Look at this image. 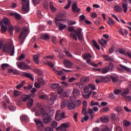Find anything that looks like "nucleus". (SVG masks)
Returning <instances> with one entry per match:
<instances>
[{"label":"nucleus","instance_id":"f257e3e1","mask_svg":"<svg viewBox=\"0 0 131 131\" xmlns=\"http://www.w3.org/2000/svg\"><path fill=\"white\" fill-rule=\"evenodd\" d=\"M0 50L3 53H8L10 56L15 55V46L13 40H9L8 41L4 43V41H0Z\"/></svg>","mask_w":131,"mask_h":131},{"label":"nucleus","instance_id":"f03ea898","mask_svg":"<svg viewBox=\"0 0 131 131\" xmlns=\"http://www.w3.org/2000/svg\"><path fill=\"white\" fill-rule=\"evenodd\" d=\"M28 35V28L26 27L23 28L19 36V41L21 45H23V43L25 41L26 37Z\"/></svg>","mask_w":131,"mask_h":131},{"label":"nucleus","instance_id":"7ed1b4c3","mask_svg":"<svg viewBox=\"0 0 131 131\" xmlns=\"http://www.w3.org/2000/svg\"><path fill=\"white\" fill-rule=\"evenodd\" d=\"M19 69L23 70H32L33 72H35V74H38V75H41L42 74V71L38 69H32L29 66H19Z\"/></svg>","mask_w":131,"mask_h":131},{"label":"nucleus","instance_id":"20e7f679","mask_svg":"<svg viewBox=\"0 0 131 131\" xmlns=\"http://www.w3.org/2000/svg\"><path fill=\"white\" fill-rule=\"evenodd\" d=\"M21 4L23 5L22 11L24 13L29 12V0H21Z\"/></svg>","mask_w":131,"mask_h":131},{"label":"nucleus","instance_id":"39448f33","mask_svg":"<svg viewBox=\"0 0 131 131\" xmlns=\"http://www.w3.org/2000/svg\"><path fill=\"white\" fill-rule=\"evenodd\" d=\"M55 21L56 26L58 27V29L60 31H62V30H64V29H66V28H67V25L60 22V19H59L58 18H55Z\"/></svg>","mask_w":131,"mask_h":131},{"label":"nucleus","instance_id":"423d86ee","mask_svg":"<svg viewBox=\"0 0 131 131\" xmlns=\"http://www.w3.org/2000/svg\"><path fill=\"white\" fill-rule=\"evenodd\" d=\"M70 127V123L67 122L63 124H61L60 126L56 128L57 130L67 131V128Z\"/></svg>","mask_w":131,"mask_h":131},{"label":"nucleus","instance_id":"0eeeda50","mask_svg":"<svg viewBox=\"0 0 131 131\" xmlns=\"http://www.w3.org/2000/svg\"><path fill=\"white\" fill-rule=\"evenodd\" d=\"M51 88L52 89L57 90L59 95L61 94L63 92V89L62 87L60 86V84L59 83L52 84V85H51Z\"/></svg>","mask_w":131,"mask_h":131},{"label":"nucleus","instance_id":"6e6552de","mask_svg":"<svg viewBox=\"0 0 131 131\" xmlns=\"http://www.w3.org/2000/svg\"><path fill=\"white\" fill-rule=\"evenodd\" d=\"M75 33L80 40H82V39H83V33L82 32V29L81 28H77L75 31Z\"/></svg>","mask_w":131,"mask_h":131},{"label":"nucleus","instance_id":"1a4fd4ad","mask_svg":"<svg viewBox=\"0 0 131 131\" xmlns=\"http://www.w3.org/2000/svg\"><path fill=\"white\" fill-rule=\"evenodd\" d=\"M43 122L45 124L50 123L52 121V118L50 115L48 114L43 115L42 116Z\"/></svg>","mask_w":131,"mask_h":131},{"label":"nucleus","instance_id":"9d476101","mask_svg":"<svg viewBox=\"0 0 131 131\" xmlns=\"http://www.w3.org/2000/svg\"><path fill=\"white\" fill-rule=\"evenodd\" d=\"M35 122L37 126V129L39 131H42L43 127L42 122L40 119H35Z\"/></svg>","mask_w":131,"mask_h":131},{"label":"nucleus","instance_id":"9b49d317","mask_svg":"<svg viewBox=\"0 0 131 131\" xmlns=\"http://www.w3.org/2000/svg\"><path fill=\"white\" fill-rule=\"evenodd\" d=\"M46 114H49L46 112V111H45L44 108H41L40 110H37L36 112H35V116H39L41 115V116H43V115Z\"/></svg>","mask_w":131,"mask_h":131},{"label":"nucleus","instance_id":"f8f14e48","mask_svg":"<svg viewBox=\"0 0 131 131\" xmlns=\"http://www.w3.org/2000/svg\"><path fill=\"white\" fill-rule=\"evenodd\" d=\"M119 52L120 54H122L123 55H127L129 58L131 59V53L126 51L125 50H123L121 49H119Z\"/></svg>","mask_w":131,"mask_h":131},{"label":"nucleus","instance_id":"ddd939ff","mask_svg":"<svg viewBox=\"0 0 131 131\" xmlns=\"http://www.w3.org/2000/svg\"><path fill=\"white\" fill-rule=\"evenodd\" d=\"M93 70L94 71H99V72L101 71V73L105 74L107 73V72H108L110 69L108 68H105L104 69H103L102 70L101 69H93Z\"/></svg>","mask_w":131,"mask_h":131},{"label":"nucleus","instance_id":"4468645a","mask_svg":"<svg viewBox=\"0 0 131 131\" xmlns=\"http://www.w3.org/2000/svg\"><path fill=\"white\" fill-rule=\"evenodd\" d=\"M30 95H27L26 94H23L21 95V100L23 102H26L28 99H31Z\"/></svg>","mask_w":131,"mask_h":131},{"label":"nucleus","instance_id":"2eb2a0df","mask_svg":"<svg viewBox=\"0 0 131 131\" xmlns=\"http://www.w3.org/2000/svg\"><path fill=\"white\" fill-rule=\"evenodd\" d=\"M2 22L6 26H10L11 25V21L10 19L7 17H4L2 19Z\"/></svg>","mask_w":131,"mask_h":131},{"label":"nucleus","instance_id":"dca6fc26","mask_svg":"<svg viewBox=\"0 0 131 131\" xmlns=\"http://www.w3.org/2000/svg\"><path fill=\"white\" fill-rule=\"evenodd\" d=\"M39 57H40V53L35 54L33 56L34 62V63H35V64H38L39 63V61H38V59L39 58Z\"/></svg>","mask_w":131,"mask_h":131},{"label":"nucleus","instance_id":"f3484780","mask_svg":"<svg viewBox=\"0 0 131 131\" xmlns=\"http://www.w3.org/2000/svg\"><path fill=\"white\" fill-rule=\"evenodd\" d=\"M100 120L101 122L104 123H107L110 121V119H109V117L108 116L100 118Z\"/></svg>","mask_w":131,"mask_h":131},{"label":"nucleus","instance_id":"a211bd4d","mask_svg":"<svg viewBox=\"0 0 131 131\" xmlns=\"http://www.w3.org/2000/svg\"><path fill=\"white\" fill-rule=\"evenodd\" d=\"M64 114L65 113L63 112L60 115H58V117H57V116H55V119L59 121L62 120V119H64V118L65 117Z\"/></svg>","mask_w":131,"mask_h":131},{"label":"nucleus","instance_id":"6ab92c4d","mask_svg":"<svg viewBox=\"0 0 131 131\" xmlns=\"http://www.w3.org/2000/svg\"><path fill=\"white\" fill-rule=\"evenodd\" d=\"M72 11L73 12H76V13H78L80 11V9L77 7V5L76 4H74L72 6Z\"/></svg>","mask_w":131,"mask_h":131},{"label":"nucleus","instance_id":"aec40b11","mask_svg":"<svg viewBox=\"0 0 131 131\" xmlns=\"http://www.w3.org/2000/svg\"><path fill=\"white\" fill-rule=\"evenodd\" d=\"M69 101L67 100H64L62 102H61V108H64L65 107H66L67 105L69 104Z\"/></svg>","mask_w":131,"mask_h":131},{"label":"nucleus","instance_id":"412c9836","mask_svg":"<svg viewBox=\"0 0 131 131\" xmlns=\"http://www.w3.org/2000/svg\"><path fill=\"white\" fill-rule=\"evenodd\" d=\"M98 42L102 46V47H105L106 45H107V40H104L103 38H101V40H98Z\"/></svg>","mask_w":131,"mask_h":131},{"label":"nucleus","instance_id":"4be33fe9","mask_svg":"<svg viewBox=\"0 0 131 131\" xmlns=\"http://www.w3.org/2000/svg\"><path fill=\"white\" fill-rule=\"evenodd\" d=\"M51 68H52V70L53 72H54L57 75H62L63 74L62 71H57L56 69L55 68H54V66H51Z\"/></svg>","mask_w":131,"mask_h":131},{"label":"nucleus","instance_id":"5701e85b","mask_svg":"<svg viewBox=\"0 0 131 131\" xmlns=\"http://www.w3.org/2000/svg\"><path fill=\"white\" fill-rule=\"evenodd\" d=\"M9 73H13L14 75H19L20 74V73H19V71L17 70H14V69H9L8 70Z\"/></svg>","mask_w":131,"mask_h":131},{"label":"nucleus","instance_id":"b1692460","mask_svg":"<svg viewBox=\"0 0 131 131\" xmlns=\"http://www.w3.org/2000/svg\"><path fill=\"white\" fill-rule=\"evenodd\" d=\"M82 57L83 58L84 60H88L89 59H91L92 58V55L90 53H85L83 54Z\"/></svg>","mask_w":131,"mask_h":131},{"label":"nucleus","instance_id":"393cba45","mask_svg":"<svg viewBox=\"0 0 131 131\" xmlns=\"http://www.w3.org/2000/svg\"><path fill=\"white\" fill-rule=\"evenodd\" d=\"M123 70H125L128 73H131V69L127 68V67L123 66L121 69H119V71L121 72L123 71Z\"/></svg>","mask_w":131,"mask_h":131},{"label":"nucleus","instance_id":"a878e982","mask_svg":"<svg viewBox=\"0 0 131 131\" xmlns=\"http://www.w3.org/2000/svg\"><path fill=\"white\" fill-rule=\"evenodd\" d=\"M63 64L65 66H72V62L67 59H64L63 60Z\"/></svg>","mask_w":131,"mask_h":131},{"label":"nucleus","instance_id":"bb28decb","mask_svg":"<svg viewBox=\"0 0 131 131\" xmlns=\"http://www.w3.org/2000/svg\"><path fill=\"white\" fill-rule=\"evenodd\" d=\"M8 30V26H6L2 23L1 25V31L3 33H5Z\"/></svg>","mask_w":131,"mask_h":131},{"label":"nucleus","instance_id":"cd10ccee","mask_svg":"<svg viewBox=\"0 0 131 131\" xmlns=\"http://www.w3.org/2000/svg\"><path fill=\"white\" fill-rule=\"evenodd\" d=\"M73 95L74 97L77 98L79 95V91L77 89H74L73 91Z\"/></svg>","mask_w":131,"mask_h":131},{"label":"nucleus","instance_id":"c85d7f7f","mask_svg":"<svg viewBox=\"0 0 131 131\" xmlns=\"http://www.w3.org/2000/svg\"><path fill=\"white\" fill-rule=\"evenodd\" d=\"M111 80L110 78L109 77H106L102 76L101 77V81L103 82H107L108 81H110Z\"/></svg>","mask_w":131,"mask_h":131},{"label":"nucleus","instance_id":"c756f323","mask_svg":"<svg viewBox=\"0 0 131 131\" xmlns=\"http://www.w3.org/2000/svg\"><path fill=\"white\" fill-rule=\"evenodd\" d=\"M82 104H83V107H82V112L83 113V112H85L86 111L87 102L86 101H83L82 102Z\"/></svg>","mask_w":131,"mask_h":131},{"label":"nucleus","instance_id":"7c9ffc66","mask_svg":"<svg viewBox=\"0 0 131 131\" xmlns=\"http://www.w3.org/2000/svg\"><path fill=\"white\" fill-rule=\"evenodd\" d=\"M8 28V32H9L11 35H13V31H14V27L13 26H9Z\"/></svg>","mask_w":131,"mask_h":131},{"label":"nucleus","instance_id":"2f4dec72","mask_svg":"<svg viewBox=\"0 0 131 131\" xmlns=\"http://www.w3.org/2000/svg\"><path fill=\"white\" fill-rule=\"evenodd\" d=\"M127 3H123L122 4V8L124 10V12L126 13L127 12V11L128 10V7H127Z\"/></svg>","mask_w":131,"mask_h":131},{"label":"nucleus","instance_id":"473e14b6","mask_svg":"<svg viewBox=\"0 0 131 131\" xmlns=\"http://www.w3.org/2000/svg\"><path fill=\"white\" fill-rule=\"evenodd\" d=\"M33 99H29L27 102V106L28 107H31L33 105Z\"/></svg>","mask_w":131,"mask_h":131},{"label":"nucleus","instance_id":"72a5a7b5","mask_svg":"<svg viewBox=\"0 0 131 131\" xmlns=\"http://www.w3.org/2000/svg\"><path fill=\"white\" fill-rule=\"evenodd\" d=\"M75 106L74 103H70L69 105H68V108H69V110H73L75 108Z\"/></svg>","mask_w":131,"mask_h":131},{"label":"nucleus","instance_id":"f704fd0d","mask_svg":"<svg viewBox=\"0 0 131 131\" xmlns=\"http://www.w3.org/2000/svg\"><path fill=\"white\" fill-rule=\"evenodd\" d=\"M24 76H25V77H27L28 78H29L32 81H34V78H33L32 76L30 75V74H29L27 73H25V74H24Z\"/></svg>","mask_w":131,"mask_h":131},{"label":"nucleus","instance_id":"c9c22d12","mask_svg":"<svg viewBox=\"0 0 131 131\" xmlns=\"http://www.w3.org/2000/svg\"><path fill=\"white\" fill-rule=\"evenodd\" d=\"M86 63H88V64H89V65H91V66H97V64H95V62H92V60H91V59H88L86 60Z\"/></svg>","mask_w":131,"mask_h":131},{"label":"nucleus","instance_id":"e433bc0d","mask_svg":"<svg viewBox=\"0 0 131 131\" xmlns=\"http://www.w3.org/2000/svg\"><path fill=\"white\" fill-rule=\"evenodd\" d=\"M41 38L44 40H48V39H50V36L48 34H45L41 36Z\"/></svg>","mask_w":131,"mask_h":131},{"label":"nucleus","instance_id":"4c0bfd02","mask_svg":"<svg viewBox=\"0 0 131 131\" xmlns=\"http://www.w3.org/2000/svg\"><path fill=\"white\" fill-rule=\"evenodd\" d=\"M57 98H58L57 95H55L54 94H53V93L51 94L50 99H51V100H52V101L56 100Z\"/></svg>","mask_w":131,"mask_h":131},{"label":"nucleus","instance_id":"58836bf2","mask_svg":"<svg viewBox=\"0 0 131 131\" xmlns=\"http://www.w3.org/2000/svg\"><path fill=\"white\" fill-rule=\"evenodd\" d=\"M37 81L38 82V83L41 84V85H44L45 84L44 80L41 78H38V79H37Z\"/></svg>","mask_w":131,"mask_h":131},{"label":"nucleus","instance_id":"ea45409f","mask_svg":"<svg viewBox=\"0 0 131 131\" xmlns=\"http://www.w3.org/2000/svg\"><path fill=\"white\" fill-rule=\"evenodd\" d=\"M67 24L70 26H71V25H75V24H76V21H73V20H68L67 21Z\"/></svg>","mask_w":131,"mask_h":131},{"label":"nucleus","instance_id":"a19ab883","mask_svg":"<svg viewBox=\"0 0 131 131\" xmlns=\"http://www.w3.org/2000/svg\"><path fill=\"white\" fill-rule=\"evenodd\" d=\"M107 23H108V24H109V25H111V26H112V25H113V24H114V23H115V22L114 21V20L113 19H112L111 18L108 17V20H107Z\"/></svg>","mask_w":131,"mask_h":131},{"label":"nucleus","instance_id":"79ce46f5","mask_svg":"<svg viewBox=\"0 0 131 131\" xmlns=\"http://www.w3.org/2000/svg\"><path fill=\"white\" fill-rule=\"evenodd\" d=\"M72 2V0H68L67 5L64 6V9H68L69 8H70V6H71V2Z\"/></svg>","mask_w":131,"mask_h":131},{"label":"nucleus","instance_id":"37998d69","mask_svg":"<svg viewBox=\"0 0 131 131\" xmlns=\"http://www.w3.org/2000/svg\"><path fill=\"white\" fill-rule=\"evenodd\" d=\"M80 81H81V82L86 83L89 81V77H83V78H81V79H80Z\"/></svg>","mask_w":131,"mask_h":131},{"label":"nucleus","instance_id":"c03bdc74","mask_svg":"<svg viewBox=\"0 0 131 131\" xmlns=\"http://www.w3.org/2000/svg\"><path fill=\"white\" fill-rule=\"evenodd\" d=\"M8 108L10 111L14 112L16 110V107H15L14 105H12V104L9 105Z\"/></svg>","mask_w":131,"mask_h":131},{"label":"nucleus","instance_id":"a18cd8bd","mask_svg":"<svg viewBox=\"0 0 131 131\" xmlns=\"http://www.w3.org/2000/svg\"><path fill=\"white\" fill-rule=\"evenodd\" d=\"M93 45L94 46V47H95V48H96L97 50H100V46H99V45H98V43H97V42H96V41H95L94 40H93Z\"/></svg>","mask_w":131,"mask_h":131},{"label":"nucleus","instance_id":"49530a36","mask_svg":"<svg viewBox=\"0 0 131 131\" xmlns=\"http://www.w3.org/2000/svg\"><path fill=\"white\" fill-rule=\"evenodd\" d=\"M115 11L119 12H122L123 11L122 8L119 6H115Z\"/></svg>","mask_w":131,"mask_h":131},{"label":"nucleus","instance_id":"de8ad7c7","mask_svg":"<svg viewBox=\"0 0 131 131\" xmlns=\"http://www.w3.org/2000/svg\"><path fill=\"white\" fill-rule=\"evenodd\" d=\"M123 123L125 127H127L131 124L129 121H127L126 120H124Z\"/></svg>","mask_w":131,"mask_h":131},{"label":"nucleus","instance_id":"09e8293b","mask_svg":"<svg viewBox=\"0 0 131 131\" xmlns=\"http://www.w3.org/2000/svg\"><path fill=\"white\" fill-rule=\"evenodd\" d=\"M23 102H25V101H23V100L19 99L16 101V105L18 106H20V105H22Z\"/></svg>","mask_w":131,"mask_h":131},{"label":"nucleus","instance_id":"8fccbe9b","mask_svg":"<svg viewBox=\"0 0 131 131\" xmlns=\"http://www.w3.org/2000/svg\"><path fill=\"white\" fill-rule=\"evenodd\" d=\"M58 126L57 122L56 121H53L52 123H51V127L53 128H55Z\"/></svg>","mask_w":131,"mask_h":131},{"label":"nucleus","instance_id":"3c124183","mask_svg":"<svg viewBox=\"0 0 131 131\" xmlns=\"http://www.w3.org/2000/svg\"><path fill=\"white\" fill-rule=\"evenodd\" d=\"M99 105V102H94V101L92 100L91 102V106L93 107V106L95 105Z\"/></svg>","mask_w":131,"mask_h":131},{"label":"nucleus","instance_id":"603ef678","mask_svg":"<svg viewBox=\"0 0 131 131\" xmlns=\"http://www.w3.org/2000/svg\"><path fill=\"white\" fill-rule=\"evenodd\" d=\"M92 94V92H91L90 91L89 94L83 95V97L84 98V99H89L90 97Z\"/></svg>","mask_w":131,"mask_h":131},{"label":"nucleus","instance_id":"864d4df0","mask_svg":"<svg viewBox=\"0 0 131 131\" xmlns=\"http://www.w3.org/2000/svg\"><path fill=\"white\" fill-rule=\"evenodd\" d=\"M22 93L18 91H14V94L15 97H18L20 96Z\"/></svg>","mask_w":131,"mask_h":131},{"label":"nucleus","instance_id":"5fc2aeb1","mask_svg":"<svg viewBox=\"0 0 131 131\" xmlns=\"http://www.w3.org/2000/svg\"><path fill=\"white\" fill-rule=\"evenodd\" d=\"M20 120H23V122L27 123V117L26 116L23 115L20 118Z\"/></svg>","mask_w":131,"mask_h":131},{"label":"nucleus","instance_id":"6e6d98bb","mask_svg":"<svg viewBox=\"0 0 131 131\" xmlns=\"http://www.w3.org/2000/svg\"><path fill=\"white\" fill-rule=\"evenodd\" d=\"M111 119L112 121H115V114L114 113H112L110 116Z\"/></svg>","mask_w":131,"mask_h":131},{"label":"nucleus","instance_id":"4d7b16f0","mask_svg":"<svg viewBox=\"0 0 131 131\" xmlns=\"http://www.w3.org/2000/svg\"><path fill=\"white\" fill-rule=\"evenodd\" d=\"M102 131H110V129L106 126H103L102 128H101Z\"/></svg>","mask_w":131,"mask_h":131},{"label":"nucleus","instance_id":"13d9d810","mask_svg":"<svg viewBox=\"0 0 131 131\" xmlns=\"http://www.w3.org/2000/svg\"><path fill=\"white\" fill-rule=\"evenodd\" d=\"M68 30L69 31H70V32H75V31H76L75 29L73 28V27H69Z\"/></svg>","mask_w":131,"mask_h":131},{"label":"nucleus","instance_id":"bf43d9fd","mask_svg":"<svg viewBox=\"0 0 131 131\" xmlns=\"http://www.w3.org/2000/svg\"><path fill=\"white\" fill-rule=\"evenodd\" d=\"M70 36L73 38V39H75V40H77V37L76 36V35L73 33H71L70 34Z\"/></svg>","mask_w":131,"mask_h":131},{"label":"nucleus","instance_id":"052dcab7","mask_svg":"<svg viewBox=\"0 0 131 131\" xmlns=\"http://www.w3.org/2000/svg\"><path fill=\"white\" fill-rule=\"evenodd\" d=\"M66 15H65V14L63 13H59L58 15H57V17L58 18H64V17Z\"/></svg>","mask_w":131,"mask_h":131},{"label":"nucleus","instance_id":"680f3d73","mask_svg":"<svg viewBox=\"0 0 131 131\" xmlns=\"http://www.w3.org/2000/svg\"><path fill=\"white\" fill-rule=\"evenodd\" d=\"M64 53L66 55V56H67L68 57H72V54H71V53H70V52H69V51H68L67 50H64Z\"/></svg>","mask_w":131,"mask_h":131},{"label":"nucleus","instance_id":"e2e57ef3","mask_svg":"<svg viewBox=\"0 0 131 131\" xmlns=\"http://www.w3.org/2000/svg\"><path fill=\"white\" fill-rule=\"evenodd\" d=\"M14 17L16 18V19H17V20H20V19H21V16H20V14L17 13H15Z\"/></svg>","mask_w":131,"mask_h":131},{"label":"nucleus","instance_id":"0e129e2a","mask_svg":"<svg viewBox=\"0 0 131 131\" xmlns=\"http://www.w3.org/2000/svg\"><path fill=\"white\" fill-rule=\"evenodd\" d=\"M105 61H111L112 59L108 55H105L104 56Z\"/></svg>","mask_w":131,"mask_h":131},{"label":"nucleus","instance_id":"69168bd1","mask_svg":"<svg viewBox=\"0 0 131 131\" xmlns=\"http://www.w3.org/2000/svg\"><path fill=\"white\" fill-rule=\"evenodd\" d=\"M124 98H125V100L127 101H131V96H124Z\"/></svg>","mask_w":131,"mask_h":131},{"label":"nucleus","instance_id":"338daca9","mask_svg":"<svg viewBox=\"0 0 131 131\" xmlns=\"http://www.w3.org/2000/svg\"><path fill=\"white\" fill-rule=\"evenodd\" d=\"M81 102L80 100H78L77 101L75 102V106L78 107L80 105Z\"/></svg>","mask_w":131,"mask_h":131},{"label":"nucleus","instance_id":"774afa93","mask_svg":"<svg viewBox=\"0 0 131 131\" xmlns=\"http://www.w3.org/2000/svg\"><path fill=\"white\" fill-rule=\"evenodd\" d=\"M101 111H102L103 113H106L107 112L109 111V108L108 107H103L102 110H101Z\"/></svg>","mask_w":131,"mask_h":131}]
</instances>
